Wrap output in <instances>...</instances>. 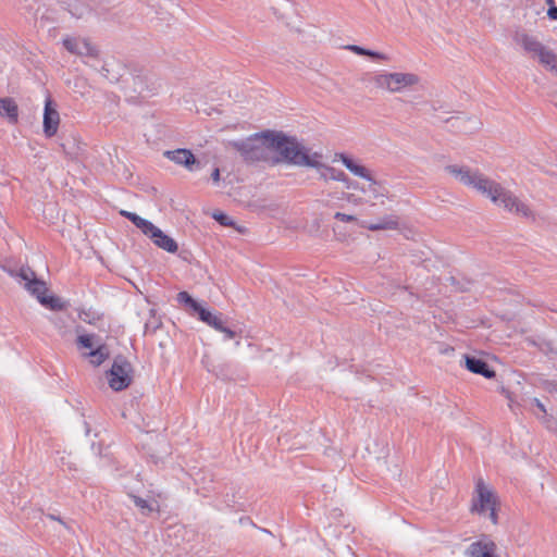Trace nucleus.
I'll return each instance as SVG.
<instances>
[{"mask_svg": "<svg viewBox=\"0 0 557 557\" xmlns=\"http://www.w3.org/2000/svg\"><path fill=\"white\" fill-rule=\"evenodd\" d=\"M0 115L7 117L11 123L17 122L18 107L14 99L9 97L0 98Z\"/></svg>", "mask_w": 557, "mask_h": 557, "instance_id": "18", "label": "nucleus"}, {"mask_svg": "<svg viewBox=\"0 0 557 557\" xmlns=\"http://www.w3.org/2000/svg\"><path fill=\"white\" fill-rule=\"evenodd\" d=\"M96 338V335L94 334H81L77 336L76 343L79 348H86V349H95L94 348V339Z\"/></svg>", "mask_w": 557, "mask_h": 557, "instance_id": "26", "label": "nucleus"}, {"mask_svg": "<svg viewBox=\"0 0 557 557\" xmlns=\"http://www.w3.org/2000/svg\"><path fill=\"white\" fill-rule=\"evenodd\" d=\"M453 120H456L457 122H459V121H461L462 119H461V117H459V116H457V117H448V119H445V120H444V122L448 123V122H450V121H453Z\"/></svg>", "mask_w": 557, "mask_h": 557, "instance_id": "40", "label": "nucleus"}, {"mask_svg": "<svg viewBox=\"0 0 557 557\" xmlns=\"http://www.w3.org/2000/svg\"><path fill=\"white\" fill-rule=\"evenodd\" d=\"M170 253H178L184 260H188V252L185 249H181L182 246H160Z\"/></svg>", "mask_w": 557, "mask_h": 557, "instance_id": "31", "label": "nucleus"}, {"mask_svg": "<svg viewBox=\"0 0 557 557\" xmlns=\"http://www.w3.org/2000/svg\"><path fill=\"white\" fill-rule=\"evenodd\" d=\"M138 230L151 239L152 244H177L172 237L164 234L159 227L146 219Z\"/></svg>", "mask_w": 557, "mask_h": 557, "instance_id": "16", "label": "nucleus"}, {"mask_svg": "<svg viewBox=\"0 0 557 557\" xmlns=\"http://www.w3.org/2000/svg\"><path fill=\"white\" fill-rule=\"evenodd\" d=\"M539 58V62L547 70L553 71L557 67L556 54L545 46L534 55Z\"/></svg>", "mask_w": 557, "mask_h": 557, "instance_id": "22", "label": "nucleus"}, {"mask_svg": "<svg viewBox=\"0 0 557 557\" xmlns=\"http://www.w3.org/2000/svg\"><path fill=\"white\" fill-rule=\"evenodd\" d=\"M211 180H212L214 183H219V182H220V169H219V168H214V170L212 171V173H211Z\"/></svg>", "mask_w": 557, "mask_h": 557, "instance_id": "39", "label": "nucleus"}, {"mask_svg": "<svg viewBox=\"0 0 557 557\" xmlns=\"http://www.w3.org/2000/svg\"><path fill=\"white\" fill-rule=\"evenodd\" d=\"M465 364L470 372L480 374L485 379H492L495 376V371L490 368L487 362L475 356H466Z\"/></svg>", "mask_w": 557, "mask_h": 557, "instance_id": "17", "label": "nucleus"}, {"mask_svg": "<svg viewBox=\"0 0 557 557\" xmlns=\"http://www.w3.org/2000/svg\"><path fill=\"white\" fill-rule=\"evenodd\" d=\"M545 3L548 5V8H552V5H555V0H545Z\"/></svg>", "mask_w": 557, "mask_h": 557, "instance_id": "41", "label": "nucleus"}, {"mask_svg": "<svg viewBox=\"0 0 557 557\" xmlns=\"http://www.w3.org/2000/svg\"><path fill=\"white\" fill-rule=\"evenodd\" d=\"M531 405L535 406L542 412V416L537 418L546 425V428L554 430L553 424L557 422L553 419V417L547 414L544 404L539 398H532Z\"/></svg>", "mask_w": 557, "mask_h": 557, "instance_id": "24", "label": "nucleus"}, {"mask_svg": "<svg viewBox=\"0 0 557 557\" xmlns=\"http://www.w3.org/2000/svg\"><path fill=\"white\" fill-rule=\"evenodd\" d=\"M516 41L521 45V47L529 53H532L533 57L544 47L535 37L530 36L528 34H517Z\"/></svg>", "mask_w": 557, "mask_h": 557, "instance_id": "20", "label": "nucleus"}, {"mask_svg": "<svg viewBox=\"0 0 557 557\" xmlns=\"http://www.w3.org/2000/svg\"><path fill=\"white\" fill-rule=\"evenodd\" d=\"M313 168L320 170V176L325 181H345L347 178L346 174L343 171L325 165L321 162L320 165Z\"/></svg>", "mask_w": 557, "mask_h": 557, "instance_id": "21", "label": "nucleus"}, {"mask_svg": "<svg viewBox=\"0 0 557 557\" xmlns=\"http://www.w3.org/2000/svg\"><path fill=\"white\" fill-rule=\"evenodd\" d=\"M164 156L175 163L184 165L189 171H195L200 166V161L188 149L169 150L164 152Z\"/></svg>", "mask_w": 557, "mask_h": 557, "instance_id": "13", "label": "nucleus"}, {"mask_svg": "<svg viewBox=\"0 0 557 557\" xmlns=\"http://www.w3.org/2000/svg\"><path fill=\"white\" fill-rule=\"evenodd\" d=\"M487 510H488V518H490V520L494 524H496L497 521H498V516H497V512H496V506H492V507L487 508Z\"/></svg>", "mask_w": 557, "mask_h": 557, "instance_id": "37", "label": "nucleus"}, {"mask_svg": "<svg viewBox=\"0 0 557 557\" xmlns=\"http://www.w3.org/2000/svg\"><path fill=\"white\" fill-rule=\"evenodd\" d=\"M364 55L371 58L372 60H379V61H388L389 60L388 55H386L382 52L375 51V50H371V49H366Z\"/></svg>", "mask_w": 557, "mask_h": 557, "instance_id": "32", "label": "nucleus"}, {"mask_svg": "<svg viewBox=\"0 0 557 557\" xmlns=\"http://www.w3.org/2000/svg\"><path fill=\"white\" fill-rule=\"evenodd\" d=\"M420 82V77L413 73H389V91L399 92L406 87L417 85Z\"/></svg>", "mask_w": 557, "mask_h": 557, "instance_id": "14", "label": "nucleus"}, {"mask_svg": "<svg viewBox=\"0 0 557 557\" xmlns=\"http://www.w3.org/2000/svg\"><path fill=\"white\" fill-rule=\"evenodd\" d=\"M444 170L460 184L474 188L486 198H490L492 193H496L499 188V183L488 178L479 170H471L467 165L448 164Z\"/></svg>", "mask_w": 557, "mask_h": 557, "instance_id": "4", "label": "nucleus"}, {"mask_svg": "<svg viewBox=\"0 0 557 557\" xmlns=\"http://www.w3.org/2000/svg\"><path fill=\"white\" fill-rule=\"evenodd\" d=\"M121 215L129 220L137 228L141 227L143 222L145 221L144 218L139 216L137 213L129 212L122 210Z\"/></svg>", "mask_w": 557, "mask_h": 557, "instance_id": "29", "label": "nucleus"}, {"mask_svg": "<svg viewBox=\"0 0 557 557\" xmlns=\"http://www.w3.org/2000/svg\"><path fill=\"white\" fill-rule=\"evenodd\" d=\"M176 300L186 308L190 315H197L201 322L213 327L218 332L223 330L224 322L222 320V315L215 314L203 307L201 302L194 299L187 292H180L176 296Z\"/></svg>", "mask_w": 557, "mask_h": 557, "instance_id": "5", "label": "nucleus"}, {"mask_svg": "<svg viewBox=\"0 0 557 557\" xmlns=\"http://www.w3.org/2000/svg\"><path fill=\"white\" fill-rule=\"evenodd\" d=\"M60 124V114L57 110L55 102L51 99V97H47L45 101V109H44V134L47 138L53 137L57 132Z\"/></svg>", "mask_w": 557, "mask_h": 557, "instance_id": "10", "label": "nucleus"}, {"mask_svg": "<svg viewBox=\"0 0 557 557\" xmlns=\"http://www.w3.org/2000/svg\"><path fill=\"white\" fill-rule=\"evenodd\" d=\"M339 159L346 166V169L350 171L354 175L369 181L371 183L370 187L372 191H377L375 186H380V184L372 177L370 171L366 166L357 163L351 157H349L346 153H341Z\"/></svg>", "mask_w": 557, "mask_h": 557, "instance_id": "12", "label": "nucleus"}, {"mask_svg": "<svg viewBox=\"0 0 557 557\" xmlns=\"http://www.w3.org/2000/svg\"><path fill=\"white\" fill-rule=\"evenodd\" d=\"M3 269L7 271L5 268ZM8 273L15 277L17 282L22 284L29 294L35 296L42 306L52 310L62 309V305L58 297L46 295V283L42 280L37 278L35 272L29 267H21L17 270L9 269Z\"/></svg>", "mask_w": 557, "mask_h": 557, "instance_id": "3", "label": "nucleus"}, {"mask_svg": "<svg viewBox=\"0 0 557 557\" xmlns=\"http://www.w3.org/2000/svg\"><path fill=\"white\" fill-rule=\"evenodd\" d=\"M64 48L77 55H88V57H97L98 49L92 46L87 39H77L67 37L63 39Z\"/></svg>", "mask_w": 557, "mask_h": 557, "instance_id": "11", "label": "nucleus"}, {"mask_svg": "<svg viewBox=\"0 0 557 557\" xmlns=\"http://www.w3.org/2000/svg\"><path fill=\"white\" fill-rule=\"evenodd\" d=\"M496 193H492L490 196V199L495 205H503V207L510 211L515 212L517 215L529 218L531 216L532 212L530 208L521 202L516 196L512 195L511 191L507 190L499 184V188Z\"/></svg>", "mask_w": 557, "mask_h": 557, "instance_id": "8", "label": "nucleus"}, {"mask_svg": "<svg viewBox=\"0 0 557 557\" xmlns=\"http://www.w3.org/2000/svg\"><path fill=\"white\" fill-rule=\"evenodd\" d=\"M83 356L87 358L92 366L99 367L109 358L110 351L106 344H100L97 345L95 349L85 352Z\"/></svg>", "mask_w": 557, "mask_h": 557, "instance_id": "19", "label": "nucleus"}, {"mask_svg": "<svg viewBox=\"0 0 557 557\" xmlns=\"http://www.w3.org/2000/svg\"><path fill=\"white\" fill-rule=\"evenodd\" d=\"M475 496L472 500V511L483 513L487 508L497 506V496L485 485L482 479L475 483Z\"/></svg>", "mask_w": 557, "mask_h": 557, "instance_id": "9", "label": "nucleus"}, {"mask_svg": "<svg viewBox=\"0 0 557 557\" xmlns=\"http://www.w3.org/2000/svg\"><path fill=\"white\" fill-rule=\"evenodd\" d=\"M220 332L224 334L225 339H233L236 336V332L225 325Z\"/></svg>", "mask_w": 557, "mask_h": 557, "instance_id": "36", "label": "nucleus"}, {"mask_svg": "<svg viewBox=\"0 0 557 557\" xmlns=\"http://www.w3.org/2000/svg\"><path fill=\"white\" fill-rule=\"evenodd\" d=\"M334 218L336 220H339V221H343V222H354V221H357L356 216L350 215V214H346V213H342V212H336Z\"/></svg>", "mask_w": 557, "mask_h": 557, "instance_id": "34", "label": "nucleus"}, {"mask_svg": "<svg viewBox=\"0 0 557 557\" xmlns=\"http://www.w3.org/2000/svg\"><path fill=\"white\" fill-rule=\"evenodd\" d=\"M547 15L550 20H557V7L552 5V8H548Z\"/></svg>", "mask_w": 557, "mask_h": 557, "instance_id": "38", "label": "nucleus"}, {"mask_svg": "<svg viewBox=\"0 0 557 557\" xmlns=\"http://www.w3.org/2000/svg\"><path fill=\"white\" fill-rule=\"evenodd\" d=\"M132 498H133V502L134 504L140 508L143 511H152L153 508L151 507V505L149 504V502L147 499H144L139 496H135V495H132Z\"/></svg>", "mask_w": 557, "mask_h": 557, "instance_id": "30", "label": "nucleus"}, {"mask_svg": "<svg viewBox=\"0 0 557 557\" xmlns=\"http://www.w3.org/2000/svg\"><path fill=\"white\" fill-rule=\"evenodd\" d=\"M121 215L129 220L137 228L141 227L143 222L145 221L144 218L139 216L137 213L129 212L122 210Z\"/></svg>", "mask_w": 557, "mask_h": 557, "instance_id": "28", "label": "nucleus"}, {"mask_svg": "<svg viewBox=\"0 0 557 557\" xmlns=\"http://www.w3.org/2000/svg\"><path fill=\"white\" fill-rule=\"evenodd\" d=\"M71 7H72L71 4H67L66 10H67L72 15H76V13L72 10V8H71Z\"/></svg>", "mask_w": 557, "mask_h": 557, "instance_id": "42", "label": "nucleus"}, {"mask_svg": "<svg viewBox=\"0 0 557 557\" xmlns=\"http://www.w3.org/2000/svg\"><path fill=\"white\" fill-rule=\"evenodd\" d=\"M347 49L352 51L354 53H356L358 55H364V52H366L367 48H363V47L357 46V45H349V46H347Z\"/></svg>", "mask_w": 557, "mask_h": 557, "instance_id": "35", "label": "nucleus"}, {"mask_svg": "<svg viewBox=\"0 0 557 557\" xmlns=\"http://www.w3.org/2000/svg\"><path fill=\"white\" fill-rule=\"evenodd\" d=\"M370 82H372L375 85V87L386 89L389 91V73L376 74L374 76H371Z\"/></svg>", "mask_w": 557, "mask_h": 557, "instance_id": "25", "label": "nucleus"}, {"mask_svg": "<svg viewBox=\"0 0 557 557\" xmlns=\"http://www.w3.org/2000/svg\"><path fill=\"white\" fill-rule=\"evenodd\" d=\"M213 219L223 226H235V222L226 213L216 211L213 213Z\"/></svg>", "mask_w": 557, "mask_h": 557, "instance_id": "27", "label": "nucleus"}, {"mask_svg": "<svg viewBox=\"0 0 557 557\" xmlns=\"http://www.w3.org/2000/svg\"><path fill=\"white\" fill-rule=\"evenodd\" d=\"M101 74L112 84L128 82L131 77L134 82V90L137 91V81L141 85L140 75H135L131 69L117 60L106 61L101 69Z\"/></svg>", "mask_w": 557, "mask_h": 557, "instance_id": "7", "label": "nucleus"}, {"mask_svg": "<svg viewBox=\"0 0 557 557\" xmlns=\"http://www.w3.org/2000/svg\"><path fill=\"white\" fill-rule=\"evenodd\" d=\"M271 160L270 165L285 162L294 165L318 166L320 162L315 158H320L319 153L309 154L306 149L294 136H288L283 132L272 131L270 137Z\"/></svg>", "mask_w": 557, "mask_h": 557, "instance_id": "1", "label": "nucleus"}, {"mask_svg": "<svg viewBox=\"0 0 557 557\" xmlns=\"http://www.w3.org/2000/svg\"><path fill=\"white\" fill-rule=\"evenodd\" d=\"M466 554L470 557H497L496 544L488 539H482L471 543Z\"/></svg>", "mask_w": 557, "mask_h": 557, "instance_id": "15", "label": "nucleus"}, {"mask_svg": "<svg viewBox=\"0 0 557 557\" xmlns=\"http://www.w3.org/2000/svg\"><path fill=\"white\" fill-rule=\"evenodd\" d=\"M132 364L123 356H116L108 373L109 386L120 392L127 388L132 382Z\"/></svg>", "mask_w": 557, "mask_h": 557, "instance_id": "6", "label": "nucleus"}, {"mask_svg": "<svg viewBox=\"0 0 557 557\" xmlns=\"http://www.w3.org/2000/svg\"><path fill=\"white\" fill-rule=\"evenodd\" d=\"M272 129L255 133L246 138L230 140L227 147L234 149L244 163L251 165L259 162L270 164L271 147L270 137Z\"/></svg>", "mask_w": 557, "mask_h": 557, "instance_id": "2", "label": "nucleus"}, {"mask_svg": "<svg viewBox=\"0 0 557 557\" xmlns=\"http://www.w3.org/2000/svg\"><path fill=\"white\" fill-rule=\"evenodd\" d=\"M397 226L398 221L395 216H385L380 219L376 223L364 224V227L370 231L395 230Z\"/></svg>", "mask_w": 557, "mask_h": 557, "instance_id": "23", "label": "nucleus"}, {"mask_svg": "<svg viewBox=\"0 0 557 557\" xmlns=\"http://www.w3.org/2000/svg\"><path fill=\"white\" fill-rule=\"evenodd\" d=\"M76 146V143L75 140L73 139L72 141L67 140V141H64L61 144V148L63 150V152L66 154V156H70V157H73L76 154L75 151H73V148Z\"/></svg>", "mask_w": 557, "mask_h": 557, "instance_id": "33", "label": "nucleus"}, {"mask_svg": "<svg viewBox=\"0 0 557 557\" xmlns=\"http://www.w3.org/2000/svg\"><path fill=\"white\" fill-rule=\"evenodd\" d=\"M237 231H238L239 233H244V232H245V228H243V227H237Z\"/></svg>", "mask_w": 557, "mask_h": 557, "instance_id": "43", "label": "nucleus"}]
</instances>
